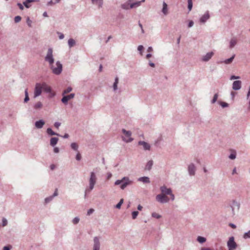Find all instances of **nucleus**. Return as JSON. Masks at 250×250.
Instances as JSON below:
<instances>
[{
  "instance_id": "f257e3e1",
  "label": "nucleus",
  "mask_w": 250,
  "mask_h": 250,
  "mask_svg": "<svg viewBox=\"0 0 250 250\" xmlns=\"http://www.w3.org/2000/svg\"><path fill=\"white\" fill-rule=\"evenodd\" d=\"M44 60L48 63L49 66L54 74L59 75L62 73V65L60 61H57L56 62V66L54 65V58L53 55V49L51 48L48 49Z\"/></svg>"
},
{
  "instance_id": "f03ea898",
  "label": "nucleus",
  "mask_w": 250,
  "mask_h": 250,
  "mask_svg": "<svg viewBox=\"0 0 250 250\" xmlns=\"http://www.w3.org/2000/svg\"><path fill=\"white\" fill-rule=\"evenodd\" d=\"M97 176L94 172H91L89 179V186L85 190L84 198H86V194L89 193L94 188L97 182Z\"/></svg>"
},
{
  "instance_id": "7ed1b4c3",
  "label": "nucleus",
  "mask_w": 250,
  "mask_h": 250,
  "mask_svg": "<svg viewBox=\"0 0 250 250\" xmlns=\"http://www.w3.org/2000/svg\"><path fill=\"white\" fill-rule=\"evenodd\" d=\"M132 183L133 182L129 179L128 177L125 176L121 180H116L114 184L115 185H121L120 188L122 189H124L127 186L131 185Z\"/></svg>"
},
{
  "instance_id": "20e7f679",
  "label": "nucleus",
  "mask_w": 250,
  "mask_h": 250,
  "mask_svg": "<svg viewBox=\"0 0 250 250\" xmlns=\"http://www.w3.org/2000/svg\"><path fill=\"white\" fill-rule=\"evenodd\" d=\"M122 131L125 136V137H122L123 141L126 143H130L133 140V139L131 137L132 133L130 131H127L123 128L122 129Z\"/></svg>"
},
{
  "instance_id": "39448f33",
  "label": "nucleus",
  "mask_w": 250,
  "mask_h": 250,
  "mask_svg": "<svg viewBox=\"0 0 250 250\" xmlns=\"http://www.w3.org/2000/svg\"><path fill=\"white\" fill-rule=\"evenodd\" d=\"M170 198L164 194L161 193L156 195V200L161 203L165 204L167 203L169 201Z\"/></svg>"
},
{
  "instance_id": "423d86ee",
  "label": "nucleus",
  "mask_w": 250,
  "mask_h": 250,
  "mask_svg": "<svg viewBox=\"0 0 250 250\" xmlns=\"http://www.w3.org/2000/svg\"><path fill=\"white\" fill-rule=\"evenodd\" d=\"M42 90V83H37L34 89V98H36L39 96L41 94Z\"/></svg>"
},
{
  "instance_id": "0eeeda50",
  "label": "nucleus",
  "mask_w": 250,
  "mask_h": 250,
  "mask_svg": "<svg viewBox=\"0 0 250 250\" xmlns=\"http://www.w3.org/2000/svg\"><path fill=\"white\" fill-rule=\"evenodd\" d=\"M227 246L230 250H235L237 248V244L234 241V238L233 236L229 237L227 243Z\"/></svg>"
},
{
  "instance_id": "6e6552de",
  "label": "nucleus",
  "mask_w": 250,
  "mask_h": 250,
  "mask_svg": "<svg viewBox=\"0 0 250 250\" xmlns=\"http://www.w3.org/2000/svg\"><path fill=\"white\" fill-rule=\"evenodd\" d=\"M229 204L232 206V216H234L235 214V210L238 211L240 208V203L235 200H233Z\"/></svg>"
},
{
  "instance_id": "1a4fd4ad",
  "label": "nucleus",
  "mask_w": 250,
  "mask_h": 250,
  "mask_svg": "<svg viewBox=\"0 0 250 250\" xmlns=\"http://www.w3.org/2000/svg\"><path fill=\"white\" fill-rule=\"evenodd\" d=\"M75 94L74 93H71L70 94L68 95H62L63 97L62 99H61V101L62 103H63L65 104H67L68 101L74 98L75 97Z\"/></svg>"
},
{
  "instance_id": "9d476101",
  "label": "nucleus",
  "mask_w": 250,
  "mask_h": 250,
  "mask_svg": "<svg viewBox=\"0 0 250 250\" xmlns=\"http://www.w3.org/2000/svg\"><path fill=\"white\" fill-rule=\"evenodd\" d=\"M196 167L194 164H190L188 167V174L190 176H194L195 174Z\"/></svg>"
},
{
  "instance_id": "9b49d317",
  "label": "nucleus",
  "mask_w": 250,
  "mask_h": 250,
  "mask_svg": "<svg viewBox=\"0 0 250 250\" xmlns=\"http://www.w3.org/2000/svg\"><path fill=\"white\" fill-rule=\"evenodd\" d=\"M93 242V250H100V243L99 238L97 236L94 237Z\"/></svg>"
},
{
  "instance_id": "f8f14e48",
  "label": "nucleus",
  "mask_w": 250,
  "mask_h": 250,
  "mask_svg": "<svg viewBox=\"0 0 250 250\" xmlns=\"http://www.w3.org/2000/svg\"><path fill=\"white\" fill-rule=\"evenodd\" d=\"M160 189L161 191V193L164 194L166 195H168L171 193V189L170 188H167L166 186L164 185L160 188Z\"/></svg>"
},
{
  "instance_id": "ddd939ff",
  "label": "nucleus",
  "mask_w": 250,
  "mask_h": 250,
  "mask_svg": "<svg viewBox=\"0 0 250 250\" xmlns=\"http://www.w3.org/2000/svg\"><path fill=\"white\" fill-rule=\"evenodd\" d=\"M214 53L213 52L207 53L206 55L203 56L201 60L203 62H207L213 56Z\"/></svg>"
},
{
  "instance_id": "4468645a",
  "label": "nucleus",
  "mask_w": 250,
  "mask_h": 250,
  "mask_svg": "<svg viewBox=\"0 0 250 250\" xmlns=\"http://www.w3.org/2000/svg\"><path fill=\"white\" fill-rule=\"evenodd\" d=\"M210 16L208 11H207L205 14H204L199 20V21L201 23H205L207 20L209 19Z\"/></svg>"
},
{
  "instance_id": "2eb2a0df",
  "label": "nucleus",
  "mask_w": 250,
  "mask_h": 250,
  "mask_svg": "<svg viewBox=\"0 0 250 250\" xmlns=\"http://www.w3.org/2000/svg\"><path fill=\"white\" fill-rule=\"evenodd\" d=\"M242 82L241 81L237 80L234 81L232 83V89L234 90H238L241 88Z\"/></svg>"
},
{
  "instance_id": "dca6fc26",
  "label": "nucleus",
  "mask_w": 250,
  "mask_h": 250,
  "mask_svg": "<svg viewBox=\"0 0 250 250\" xmlns=\"http://www.w3.org/2000/svg\"><path fill=\"white\" fill-rule=\"evenodd\" d=\"M58 195V190H57V189H56L52 195L50 196L47 197H46L44 199V204H47L49 203L53 199V198L55 196H57Z\"/></svg>"
},
{
  "instance_id": "f3484780",
  "label": "nucleus",
  "mask_w": 250,
  "mask_h": 250,
  "mask_svg": "<svg viewBox=\"0 0 250 250\" xmlns=\"http://www.w3.org/2000/svg\"><path fill=\"white\" fill-rule=\"evenodd\" d=\"M138 145H140V146H142L143 147V149L145 150H149L150 149V145L148 143H147L145 141H139Z\"/></svg>"
},
{
  "instance_id": "a211bd4d",
  "label": "nucleus",
  "mask_w": 250,
  "mask_h": 250,
  "mask_svg": "<svg viewBox=\"0 0 250 250\" xmlns=\"http://www.w3.org/2000/svg\"><path fill=\"white\" fill-rule=\"evenodd\" d=\"M45 124V122L41 119L35 123V127L38 129L42 128Z\"/></svg>"
},
{
  "instance_id": "6ab92c4d",
  "label": "nucleus",
  "mask_w": 250,
  "mask_h": 250,
  "mask_svg": "<svg viewBox=\"0 0 250 250\" xmlns=\"http://www.w3.org/2000/svg\"><path fill=\"white\" fill-rule=\"evenodd\" d=\"M42 90H43L46 93H49L51 92V87L48 86L45 83H42Z\"/></svg>"
},
{
  "instance_id": "aec40b11",
  "label": "nucleus",
  "mask_w": 250,
  "mask_h": 250,
  "mask_svg": "<svg viewBox=\"0 0 250 250\" xmlns=\"http://www.w3.org/2000/svg\"><path fill=\"white\" fill-rule=\"evenodd\" d=\"M237 40L236 38L233 37L232 38L229 42V48L230 49L233 48L237 44Z\"/></svg>"
},
{
  "instance_id": "412c9836",
  "label": "nucleus",
  "mask_w": 250,
  "mask_h": 250,
  "mask_svg": "<svg viewBox=\"0 0 250 250\" xmlns=\"http://www.w3.org/2000/svg\"><path fill=\"white\" fill-rule=\"evenodd\" d=\"M138 181L145 184H149L150 182L149 178L146 176L140 177L138 179Z\"/></svg>"
},
{
  "instance_id": "4be33fe9",
  "label": "nucleus",
  "mask_w": 250,
  "mask_h": 250,
  "mask_svg": "<svg viewBox=\"0 0 250 250\" xmlns=\"http://www.w3.org/2000/svg\"><path fill=\"white\" fill-rule=\"evenodd\" d=\"M132 0H127L126 2L121 4V8L125 10H128L129 7V4Z\"/></svg>"
},
{
  "instance_id": "5701e85b",
  "label": "nucleus",
  "mask_w": 250,
  "mask_h": 250,
  "mask_svg": "<svg viewBox=\"0 0 250 250\" xmlns=\"http://www.w3.org/2000/svg\"><path fill=\"white\" fill-rule=\"evenodd\" d=\"M59 139L57 137H52L50 139V145L52 146H55L58 143Z\"/></svg>"
},
{
  "instance_id": "b1692460",
  "label": "nucleus",
  "mask_w": 250,
  "mask_h": 250,
  "mask_svg": "<svg viewBox=\"0 0 250 250\" xmlns=\"http://www.w3.org/2000/svg\"><path fill=\"white\" fill-rule=\"evenodd\" d=\"M46 133L48 135L53 136V135H57L58 136H61L59 134L55 132L52 130L51 128H48L46 130Z\"/></svg>"
},
{
  "instance_id": "393cba45",
  "label": "nucleus",
  "mask_w": 250,
  "mask_h": 250,
  "mask_svg": "<svg viewBox=\"0 0 250 250\" xmlns=\"http://www.w3.org/2000/svg\"><path fill=\"white\" fill-rule=\"evenodd\" d=\"M162 12L165 15L167 14V5L165 1H164L163 3V8Z\"/></svg>"
},
{
  "instance_id": "a878e982",
  "label": "nucleus",
  "mask_w": 250,
  "mask_h": 250,
  "mask_svg": "<svg viewBox=\"0 0 250 250\" xmlns=\"http://www.w3.org/2000/svg\"><path fill=\"white\" fill-rule=\"evenodd\" d=\"M153 162L152 160H150L149 161L146 166V167H145V169L146 170H150L151 168H152V167L153 166Z\"/></svg>"
},
{
  "instance_id": "bb28decb",
  "label": "nucleus",
  "mask_w": 250,
  "mask_h": 250,
  "mask_svg": "<svg viewBox=\"0 0 250 250\" xmlns=\"http://www.w3.org/2000/svg\"><path fill=\"white\" fill-rule=\"evenodd\" d=\"M43 106L42 103L41 102H38L33 105V107L36 110L41 109Z\"/></svg>"
},
{
  "instance_id": "cd10ccee",
  "label": "nucleus",
  "mask_w": 250,
  "mask_h": 250,
  "mask_svg": "<svg viewBox=\"0 0 250 250\" xmlns=\"http://www.w3.org/2000/svg\"><path fill=\"white\" fill-rule=\"evenodd\" d=\"M37 0H26L25 1L23 2V4L26 8H28L31 6V5L29 4V3L32 2H35Z\"/></svg>"
},
{
  "instance_id": "c85d7f7f",
  "label": "nucleus",
  "mask_w": 250,
  "mask_h": 250,
  "mask_svg": "<svg viewBox=\"0 0 250 250\" xmlns=\"http://www.w3.org/2000/svg\"><path fill=\"white\" fill-rule=\"evenodd\" d=\"M119 83V78L118 77H116L115 81L113 85V90L115 91L117 90V85Z\"/></svg>"
},
{
  "instance_id": "c756f323",
  "label": "nucleus",
  "mask_w": 250,
  "mask_h": 250,
  "mask_svg": "<svg viewBox=\"0 0 250 250\" xmlns=\"http://www.w3.org/2000/svg\"><path fill=\"white\" fill-rule=\"evenodd\" d=\"M75 44H76V42L74 39L71 38L68 40V44L69 48L72 47L73 46L75 45Z\"/></svg>"
},
{
  "instance_id": "7c9ffc66",
  "label": "nucleus",
  "mask_w": 250,
  "mask_h": 250,
  "mask_svg": "<svg viewBox=\"0 0 250 250\" xmlns=\"http://www.w3.org/2000/svg\"><path fill=\"white\" fill-rule=\"evenodd\" d=\"M232 153L229 156V158L231 160H234L236 157V152L234 150H231Z\"/></svg>"
},
{
  "instance_id": "2f4dec72",
  "label": "nucleus",
  "mask_w": 250,
  "mask_h": 250,
  "mask_svg": "<svg viewBox=\"0 0 250 250\" xmlns=\"http://www.w3.org/2000/svg\"><path fill=\"white\" fill-rule=\"evenodd\" d=\"M235 56V54L233 55L231 57H230V58L225 60L223 62L225 63V64H229V63H230L232 62V61L233 60Z\"/></svg>"
},
{
  "instance_id": "473e14b6",
  "label": "nucleus",
  "mask_w": 250,
  "mask_h": 250,
  "mask_svg": "<svg viewBox=\"0 0 250 250\" xmlns=\"http://www.w3.org/2000/svg\"><path fill=\"white\" fill-rule=\"evenodd\" d=\"M197 240L200 243H203L206 241V238L202 236H198L197 238Z\"/></svg>"
},
{
  "instance_id": "72a5a7b5",
  "label": "nucleus",
  "mask_w": 250,
  "mask_h": 250,
  "mask_svg": "<svg viewBox=\"0 0 250 250\" xmlns=\"http://www.w3.org/2000/svg\"><path fill=\"white\" fill-rule=\"evenodd\" d=\"M145 1V0H142L139 1H136L135 2H133L134 8H137L140 6L142 2Z\"/></svg>"
},
{
  "instance_id": "f704fd0d",
  "label": "nucleus",
  "mask_w": 250,
  "mask_h": 250,
  "mask_svg": "<svg viewBox=\"0 0 250 250\" xmlns=\"http://www.w3.org/2000/svg\"><path fill=\"white\" fill-rule=\"evenodd\" d=\"M72 90V88L71 87L69 86L66 89L63 90L62 92V95H65L69 92H70Z\"/></svg>"
},
{
  "instance_id": "c9c22d12",
  "label": "nucleus",
  "mask_w": 250,
  "mask_h": 250,
  "mask_svg": "<svg viewBox=\"0 0 250 250\" xmlns=\"http://www.w3.org/2000/svg\"><path fill=\"white\" fill-rule=\"evenodd\" d=\"M188 8L189 11H190L191 10L193 6L192 0H188Z\"/></svg>"
},
{
  "instance_id": "e433bc0d",
  "label": "nucleus",
  "mask_w": 250,
  "mask_h": 250,
  "mask_svg": "<svg viewBox=\"0 0 250 250\" xmlns=\"http://www.w3.org/2000/svg\"><path fill=\"white\" fill-rule=\"evenodd\" d=\"M71 147L73 150L77 151L78 149V145L76 143H72L71 144Z\"/></svg>"
},
{
  "instance_id": "4c0bfd02",
  "label": "nucleus",
  "mask_w": 250,
  "mask_h": 250,
  "mask_svg": "<svg viewBox=\"0 0 250 250\" xmlns=\"http://www.w3.org/2000/svg\"><path fill=\"white\" fill-rule=\"evenodd\" d=\"M243 238L245 239H247L250 238V230L247 232H245L243 236Z\"/></svg>"
},
{
  "instance_id": "58836bf2",
  "label": "nucleus",
  "mask_w": 250,
  "mask_h": 250,
  "mask_svg": "<svg viewBox=\"0 0 250 250\" xmlns=\"http://www.w3.org/2000/svg\"><path fill=\"white\" fill-rule=\"evenodd\" d=\"M218 97V93L215 94L213 96V99L211 101V103L212 104H214L217 101Z\"/></svg>"
},
{
  "instance_id": "ea45409f",
  "label": "nucleus",
  "mask_w": 250,
  "mask_h": 250,
  "mask_svg": "<svg viewBox=\"0 0 250 250\" xmlns=\"http://www.w3.org/2000/svg\"><path fill=\"white\" fill-rule=\"evenodd\" d=\"M123 202H124V199H121L120 200V201H119V202L116 205L115 208L118 209L121 208V207L122 205L123 204Z\"/></svg>"
},
{
  "instance_id": "a19ab883",
  "label": "nucleus",
  "mask_w": 250,
  "mask_h": 250,
  "mask_svg": "<svg viewBox=\"0 0 250 250\" xmlns=\"http://www.w3.org/2000/svg\"><path fill=\"white\" fill-rule=\"evenodd\" d=\"M218 103L223 108L227 107L229 106V104H227V103L219 101L218 102Z\"/></svg>"
},
{
  "instance_id": "79ce46f5",
  "label": "nucleus",
  "mask_w": 250,
  "mask_h": 250,
  "mask_svg": "<svg viewBox=\"0 0 250 250\" xmlns=\"http://www.w3.org/2000/svg\"><path fill=\"white\" fill-rule=\"evenodd\" d=\"M139 214L138 211H134L132 212V218L133 219H135L136 218L137 216H138Z\"/></svg>"
},
{
  "instance_id": "37998d69",
  "label": "nucleus",
  "mask_w": 250,
  "mask_h": 250,
  "mask_svg": "<svg viewBox=\"0 0 250 250\" xmlns=\"http://www.w3.org/2000/svg\"><path fill=\"white\" fill-rule=\"evenodd\" d=\"M151 216H152V217L157 218V219H159L161 217V215H160V214H159L156 212H153L151 214Z\"/></svg>"
},
{
  "instance_id": "c03bdc74",
  "label": "nucleus",
  "mask_w": 250,
  "mask_h": 250,
  "mask_svg": "<svg viewBox=\"0 0 250 250\" xmlns=\"http://www.w3.org/2000/svg\"><path fill=\"white\" fill-rule=\"evenodd\" d=\"M79 221L80 218L78 217H76L72 220V223L74 225L77 224L79 222Z\"/></svg>"
},
{
  "instance_id": "a18cd8bd",
  "label": "nucleus",
  "mask_w": 250,
  "mask_h": 250,
  "mask_svg": "<svg viewBox=\"0 0 250 250\" xmlns=\"http://www.w3.org/2000/svg\"><path fill=\"white\" fill-rule=\"evenodd\" d=\"M21 18L20 16H17L14 18V21L15 23L19 22L21 21Z\"/></svg>"
},
{
  "instance_id": "49530a36",
  "label": "nucleus",
  "mask_w": 250,
  "mask_h": 250,
  "mask_svg": "<svg viewBox=\"0 0 250 250\" xmlns=\"http://www.w3.org/2000/svg\"><path fill=\"white\" fill-rule=\"evenodd\" d=\"M32 21L30 19L29 17H27L26 19V23L29 27L32 26Z\"/></svg>"
},
{
  "instance_id": "de8ad7c7",
  "label": "nucleus",
  "mask_w": 250,
  "mask_h": 250,
  "mask_svg": "<svg viewBox=\"0 0 250 250\" xmlns=\"http://www.w3.org/2000/svg\"><path fill=\"white\" fill-rule=\"evenodd\" d=\"M144 49V46L142 45H140L138 46V50L140 52V54L142 55H143V53H142V50L143 49Z\"/></svg>"
},
{
  "instance_id": "09e8293b",
  "label": "nucleus",
  "mask_w": 250,
  "mask_h": 250,
  "mask_svg": "<svg viewBox=\"0 0 250 250\" xmlns=\"http://www.w3.org/2000/svg\"><path fill=\"white\" fill-rule=\"evenodd\" d=\"M96 4H98L99 8H101L103 4V0H99Z\"/></svg>"
},
{
  "instance_id": "8fccbe9b",
  "label": "nucleus",
  "mask_w": 250,
  "mask_h": 250,
  "mask_svg": "<svg viewBox=\"0 0 250 250\" xmlns=\"http://www.w3.org/2000/svg\"><path fill=\"white\" fill-rule=\"evenodd\" d=\"M7 225V220L3 218L2 220V225L3 227L6 226Z\"/></svg>"
},
{
  "instance_id": "3c124183",
  "label": "nucleus",
  "mask_w": 250,
  "mask_h": 250,
  "mask_svg": "<svg viewBox=\"0 0 250 250\" xmlns=\"http://www.w3.org/2000/svg\"><path fill=\"white\" fill-rule=\"evenodd\" d=\"M61 125V123L57 122L54 123V125L56 128H59Z\"/></svg>"
},
{
  "instance_id": "603ef678",
  "label": "nucleus",
  "mask_w": 250,
  "mask_h": 250,
  "mask_svg": "<svg viewBox=\"0 0 250 250\" xmlns=\"http://www.w3.org/2000/svg\"><path fill=\"white\" fill-rule=\"evenodd\" d=\"M168 195H169L170 197V199L171 201H174V199H175V196L172 193V191H171V193L170 194H169Z\"/></svg>"
},
{
  "instance_id": "864d4df0",
  "label": "nucleus",
  "mask_w": 250,
  "mask_h": 250,
  "mask_svg": "<svg viewBox=\"0 0 250 250\" xmlns=\"http://www.w3.org/2000/svg\"><path fill=\"white\" fill-rule=\"evenodd\" d=\"M58 34L59 35V38L60 40H62L64 38V35L61 33V32H58Z\"/></svg>"
},
{
  "instance_id": "5fc2aeb1",
  "label": "nucleus",
  "mask_w": 250,
  "mask_h": 250,
  "mask_svg": "<svg viewBox=\"0 0 250 250\" xmlns=\"http://www.w3.org/2000/svg\"><path fill=\"white\" fill-rule=\"evenodd\" d=\"M240 78L239 76H236L234 75L231 76L230 78V80H234V79H239Z\"/></svg>"
},
{
  "instance_id": "6e6d98bb",
  "label": "nucleus",
  "mask_w": 250,
  "mask_h": 250,
  "mask_svg": "<svg viewBox=\"0 0 250 250\" xmlns=\"http://www.w3.org/2000/svg\"><path fill=\"white\" fill-rule=\"evenodd\" d=\"M76 159L78 161H80L81 159V155L80 153H78L76 156Z\"/></svg>"
},
{
  "instance_id": "4d7b16f0",
  "label": "nucleus",
  "mask_w": 250,
  "mask_h": 250,
  "mask_svg": "<svg viewBox=\"0 0 250 250\" xmlns=\"http://www.w3.org/2000/svg\"><path fill=\"white\" fill-rule=\"evenodd\" d=\"M94 210L92 208H90L88 210L87 214V215H90L91 214H92L94 212Z\"/></svg>"
},
{
  "instance_id": "13d9d810",
  "label": "nucleus",
  "mask_w": 250,
  "mask_h": 250,
  "mask_svg": "<svg viewBox=\"0 0 250 250\" xmlns=\"http://www.w3.org/2000/svg\"><path fill=\"white\" fill-rule=\"evenodd\" d=\"M17 5L19 6V8L21 10H22L23 9V8H24L23 6L21 3H18Z\"/></svg>"
},
{
  "instance_id": "bf43d9fd",
  "label": "nucleus",
  "mask_w": 250,
  "mask_h": 250,
  "mask_svg": "<svg viewBox=\"0 0 250 250\" xmlns=\"http://www.w3.org/2000/svg\"><path fill=\"white\" fill-rule=\"evenodd\" d=\"M53 151L55 153H57L59 152L60 149L58 147H55L53 149Z\"/></svg>"
},
{
  "instance_id": "052dcab7",
  "label": "nucleus",
  "mask_w": 250,
  "mask_h": 250,
  "mask_svg": "<svg viewBox=\"0 0 250 250\" xmlns=\"http://www.w3.org/2000/svg\"><path fill=\"white\" fill-rule=\"evenodd\" d=\"M11 248V246H5L3 247V250H10Z\"/></svg>"
},
{
  "instance_id": "680f3d73",
  "label": "nucleus",
  "mask_w": 250,
  "mask_h": 250,
  "mask_svg": "<svg viewBox=\"0 0 250 250\" xmlns=\"http://www.w3.org/2000/svg\"><path fill=\"white\" fill-rule=\"evenodd\" d=\"M194 24V22L192 21H190L189 23H188V27H191Z\"/></svg>"
},
{
  "instance_id": "e2e57ef3",
  "label": "nucleus",
  "mask_w": 250,
  "mask_h": 250,
  "mask_svg": "<svg viewBox=\"0 0 250 250\" xmlns=\"http://www.w3.org/2000/svg\"><path fill=\"white\" fill-rule=\"evenodd\" d=\"M229 226H230L232 229H235L236 228V225L233 223H229Z\"/></svg>"
},
{
  "instance_id": "0e129e2a",
  "label": "nucleus",
  "mask_w": 250,
  "mask_h": 250,
  "mask_svg": "<svg viewBox=\"0 0 250 250\" xmlns=\"http://www.w3.org/2000/svg\"><path fill=\"white\" fill-rule=\"evenodd\" d=\"M29 100V98L28 96H25L24 99V102L27 103Z\"/></svg>"
},
{
  "instance_id": "69168bd1",
  "label": "nucleus",
  "mask_w": 250,
  "mask_h": 250,
  "mask_svg": "<svg viewBox=\"0 0 250 250\" xmlns=\"http://www.w3.org/2000/svg\"><path fill=\"white\" fill-rule=\"evenodd\" d=\"M55 167H56V166H55V165H54V164H52V165H51L50 166V169H51V170H54V169L55 168Z\"/></svg>"
},
{
  "instance_id": "338daca9",
  "label": "nucleus",
  "mask_w": 250,
  "mask_h": 250,
  "mask_svg": "<svg viewBox=\"0 0 250 250\" xmlns=\"http://www.w3.org/2000/svg\"><path fill=\"white\" fill-rule=\"evenodd\" d=\"M147 52H151L153 51V48L151 46H149L148 47L147 49Z\"/></svg>"
},
{
  "instance_id": "774afa93",
  "label": "nucleus",
  "mask_w": 250,
  "mask_h": 250,
  "mask_svg": "<svg viewBox=\"0 0 250 250\" xmlns=\"http://www.w3.org/2000/svg\"><path fill=\"white\" fill-rule=\"evenodd\" d=\"M201 250H212L209 248L203 247V248H201Z\"/></svg>"
}]
</instances>
